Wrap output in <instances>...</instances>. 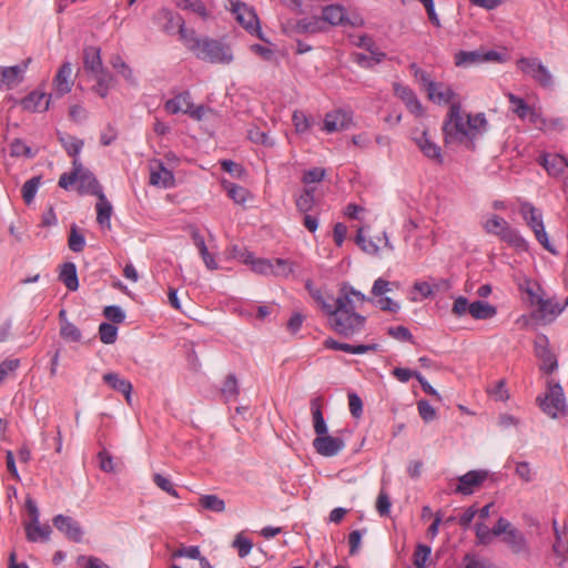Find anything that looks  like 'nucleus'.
Wrapping results in <instances>:
<instances>
[{"instance_id": "nucleus-20", "label": "nucleus", "mask_w": 568, "mask_h": 568, "mask_svg": "<svg viewBox=\"0 0 568 568\" xmlns=\"http://www.w3.org/2000/svg\"><path fill=\"white\" fill-rule=\"evenodd\" d=\"M539 163L548 174L558 176L568 168V160L557 153H545L540 156Z\"/></svg>"}, {"instance_id": "nucleus-39", "label": "nucleus", "mask_w": 568, "mask_h": 568, "mask_svg": "<svg viewBox=\"0 0 568 568\" xmlns=\"http://www.w3.org/2000/svg\"><path fill=\"white\" fill-rule=\"evenodd\" d=\"M97 78V85L94 87V91L101 97L105 98L109 93V89L113 84V75L109 73L108 71H102L99 73H95Z\"/></svg>"}, {"instance_id": "nucleus-43", "label": "nucleus", "mask_w": 568, "mask_h": 568, "mask_svg": "<svg viewBox=\"0 0 568 568\" xmlns=\"http://www.w3.org/2000/svg\"><path fill=\"white\" fill-rule=\"evenodd\" d=\"M507 223L505 219L494 214L483 223V227L487 233L498 236Z\"/></svg>"}, {"instance_id": "nucleus-5", "label": "nucleus", "mask_w": 568, "mask_h": 568, "mask_svg": "<svg viewBox=\"0 0 568 568\" xmlns=\"http://www.w3.org/2000/svg\"><path fill=\"white\" fill-rule=\"evenodd\" d=\"M196 50L193 52L197 59L211 62L227 64L233 60L229 45L210 38H203L194 42Z\"/></svg>"}, {"instance_id": "nucleus-13", "label": "nucleus", "mask_w": 568, "mask_h": 568, "mask_svg": "<svg viewBox=\"0 0 568 568\" xmlns=\"http://www.w3.org/2000/svg\"><path fill=\"white\" fill-rule=\"evenodd\" d=\"M486 470H470L458 478L459 484L455 488V493L462 495H470L474 488L479 487L487 478Z\"/></svg>"}, {"instance_id": "nucleus-62", "label": "nucleus", "mask_w": 568, "mask_h": 568, "mask_svg": "<svg viewBox=\"0 0 568 568\" xmlns=\"http://www.w3.org/2000/svg\"><path fill=\"white\" fill-rule=\"evenodd\" d=\"M292 121L295 126V130L298 133H303V132L307 131L310 128L308 118L302 111H295L293 113Z\"/></svg>"}, {"instance_id": "nucleus-31", "label": "nucleus", "mask_w": 568, "mask_h": 568, "mask_svg": "<svg viewBox=\"0 0 568 568\" xmlns=\"http://www.w3.org/2000/svg\"><path fill=\"white\" fill-rule=\"evenodd\" d=\"M507 98L511 104V111L521 120L535 115L534 109L527 104V102L515 95L514 93H507Z\"/></svg>"}, {"instance_id": "nucleus-30", "label": "nucleus", "mask_w": 568, "mask_h": 568, "mask_svg": "<svg viewBox=\"0 0 568 568\" xmlns=\"http://www.w3.org/2000/svg\"><path fill=\"white\" fill-rule=\"evenodd\" d=\"M385 241V245H388V240L386 233H383V236H378L377 241L366 240L363 235V230L359 229L356 235V243L361 246V248L371 255H376L379 252V243Z\"/></svg>"}, {"instance_id": "nucleus-46", "label": "nucleus", "mask_w": 568, "mask_h": 568, "mask_svg": "<svg viewBox=\"0 0 568 568\" xmlns=\"http://www.w3.org/2000/svg\"><path fill=\"white\" fill-rule=\"evenodd\" d=\"M69 248L75 253L82 252L85 245L84 236L78 231L75 225L71 226L68 240Z\"/></svg>"}, {"instance_id": "nucleus-47", "label": "nucleus", "mask_w": 568, "mask_h": 568, "mask_svg": "<svg viewBox=\"0 0 568 568\" xmlns=\"http://www.w3.org/2000/svg\"><path fill=\"white\" fill-rule=\"evenodd\" d=\"M118 328L113 324L102 323L99 326V336L102 343L113 344L116 341Z\"/></svg>"}, {"instance_id": "nucleus-11", "label": "nucleus", "mask_w": 568, "mask_h": 568, "mask_svg": "<svg viewBox=\"0 0 568 568\" xmlns=\"http://www.w3.org/2000/svg\"><path fill=\"white\" fill-rule=\"evenodd\" d=\"M30 61L31 59H28L27 62L21 64L0 67V90H12L19 85L24 79L28 62Z\"/></svg>"}, {"instance_id": "nucleus-15", "label": "nucleus", "mask_w": 568, "mask_h": 568, "mask_svg": "<svg viewBox=\"0 0 568 568\" xmlns=\"http://www.w3.org/2000/svg\"><path fill=\"white\" fill-rule=\"evenodd\" d=\"M54 527L74 542L82 540L83 531L78 521L70 516L58 515L53 518Z\"/></svg>"}, {"instance_id": "nucleus-9", "label": "nucleus", "mask_w": 568, "mask_h": 568, "mask_svg": "<svg viewBox=\"0 0 568 568\" xmlns=\"http://www.w3.org/2000/svg\"><path fill=\"white\" fill-rule=\"evenodd\" d=\"M231 10L235 14L237 22L250 33L258 32V18L253 10L246 3L240 0H229Z\"/></svg>"}, {"instance_id": "nucleus-28", "label": "nucleus", "mask_w": 568, "mask_h": 568, "mask_svg": "<svg viewBox=\"0 0 568 568\" xmlns=\"http://www.w3.org/2000/svg\"><path fill=\"white\" fill-rule=\"evenodd\" d=\"M97 197H98V202L95 205L97 222L101 226H106L108 229H110V226H111L110 219H111L112 211H113L112 205L108 201L104 193L98 195Z\"/></svg>"}, {"instance_id": "nucleus-54", "label": "nucleus", "mask_w": 568, "mask_h": 568, "mask_svg": "<svg viewBox=\"0 0 568 568\" xmlns=\"http://www.w3.org/2000/svg\"><path fill=\"white\" fill-rule=\"evenodd\" d=\"M274 263V276L287 277L294 272V264L288 260L275 258Z\"/></svg>"}, {"instance_id": "nucleus-19", "label": "nucleus", "mask_w": 568, "mask_h": 568, "mask_svg": "<svg viewBox=\"0 0 568 568\" xmlns=\"http://www.w3.org/2000/svg\"><path fill=\"white\" fill-rule=\"evenodd\" d=\"M414 141L425 156L436 161L439 164L443 163L442 150L428 138L426 130H423L419 136H414Z\"/></svg>"}, {"instance_id": "nucleus-17", "label": "nucleus", "mask_w": 568, "mask_h": 568, "mask_svg": "<svg viewBox=\"0 0 568 568\" xmlns=\"http://www.w3.org/2000/svg\"><path fill=\"white\" fill-rule=\"evenodd\" d=\"M427 92V97L429 100L437 103H453L456 102V93L455 91L447 84L443 82L428 83V87L425 89Z\"/></svg>"}, {"instance_id": "nucleus-57", "label": "nucleus", "mask_w": 568, "mask_h": 568, "mask_svg": "<svg viewBox=\"0 0 568 568\" xmlns=\"http://www.w3.org/2000/svg\"><path fill=\"white\" fill-rule=\"evenodd\" d=\"M60 332L63 338L70 339L72 342H78L81 338V333L79 328L69 322L62 324Z\"/></svg>"}, {"instance_id": "nucleus-12", "label": "nucleus", "mask_w": 568, "mask_h": 568, "mask_svg": "<svg viewBox=\"0 0 568 568\" xmlns=\"http://www.w3.org/2000/svg\"><path fill=\"white\" fill-rule=\"evenodd\" d=\"M313 447L317 454L324 457H333L345 447V443L339 437H333L325 434L315 437L313 440Z\"/></svg>"}, {"instance_id": "nucleus-63", "label": "nucleus", "mask_w": 568, "mask_h": 568, "mask_svg": "<svg viewBox=\"0 0 568 568\" xmlns=\"http://www.w3.org/2000/svg\"><path fill=\"white\" fill-rule=\"evenodd\" d=\"M348 407H349L351 414L355 418H358V417L362 416V414H363V402H362L361 397L357 394H355V393L348 394Z\"/></svg>"}, {"instance_id": "nucleus-58", "label": "nucleus", "mask_w": 568, "mask_h": 568, "mask_svg": "<svg viewBox=\"0 0 568 568\" xmlns=\"http://www.w3.org/2000/svg\"><path fill=\"white\" fill-rule=\"evenodd\" d=\"M153 481L163 491L168 493L169 495H171L173 497H179L178 491L173 487V484L168 478L162 476L161 474H154Z\"/></svg>"}, {"instance_id": "nucleus-51", "label": "nucleus", "mask_w": 568, "mask_h": 568, "mask_svg": "<svg viewBox=\"0 0 568 568\" xmlns=\"http://www.w3.org/2000/svg\"><path fill=\"white\" fill-rule=\"evenodd\" d=\"M111 65L128 81H133V72L131 68L118 54L110 60Z\"/></svg>"}, {"instance_id": "nucleus-26", "label": "nucleus", "mask_w": 568, "mask_h": 568, "mask_svg": "<svg viewBox=\"0 0 568 568\" xmlns=\"http://www.w3.org/2000/svg\"><path fill=\"white\" fill-rule=\"evenodd\" d=\"M503 541L516 554H528V545L525 536L516 528L503 537Z\"/></svg>"}, {"instance_id": "nucleus-41", "label": "nucleus", "mask_w": 568, "mask_h": 568, "mask_svg": "<svg viewBox=\"0 0 568 568\" xmlns=\"http://www.w3.org/2000/svg\"><path fill=\"white\" fill-rule=\"evenodd\" d=\"M200 505L213 513H223L225 510V503L217 495H203L199 499Z\"/></svg>"}, {"instance_id": "nucleus-35", "label": "nucleus", "mask_w": 568, "mask_h": 568, "mask_svg": "<svg viewBox=\"0 0 568 568\" xmlns=\"http://www.w3.org/2000/svg\"><path fill=\"white\" fill-rule=\"evenodd\" d=\"M244 263L252 265V271L261 275H274V264L271 260L257 258L253 260L251 253H247Z\"/></svg>"}, {"instance_id": "nucleus-42", "label": "nucleus", "mask_w": 568, "mask_h": 568, "mask_svg": "<svg viewBox=\"0 0 568 568\" xmlns=\"http://www.w3.org/2000/svg\"><path fill=\"white\" fill-rule=\"evenodd\" d=\"M178 6L182 10H190L203 19L209 18V11L202 0H181Z\"/></svg>"}, {"instance_id": "nucleus-48", "label": "nucleus", "mask_w": 568, "mask_h": 568, "mask_svg": "<svg viewBox=\"0 0 568 568\" xmlns=\"http://www.w3.org/2000/svg\"><path fill=\"white\" fill-rule=\"evenodd\" d=\"M65 151L68 152V154L70 156H73L74 159H77L75 156L80 153V151L82 150L83 148V141L81 139H78V138H74V136H65V138H60Z\"/></svg>"}, {"instance_id": "nucleus-34", "label": "nucleus", "mask_w": 568, "mask_h": 568, "mask_svg": "<svg viewBox=\"0 0 568 568\" xmlns=\"http://www.w3.org/2000/svg\"><path fill=\"white\" fill-rule=\"evenodd\" d=\"M498 237L508 243L511 246L517 248H526L527 242L525 239L517 232V230L513 229L509 223L504 227Z\"/></svg>"}, {"instance_id": "nucleus-38", "label": "nucleus", "mask_w": 568, "mask_h": 568, "mask_svg": "<svg viewBox=\"0 0 568 568\" xmlns=\"http://www.w3.org/2000/svg\"><path fill=\"white\" fill-rule=\"evenodd\" d=\"M221 395L225 402L236 399L240 395L239 382L235 374L230 373L221 388Z\"/></svg>"}, {"instance_id": "nucleus-40", "label": "nucleus", "mask_w": 568, "mask_h": 568, "mask_svg": "<svg viewBox=\"0 0 568 568\" xmlns=\"http://www.w3.org/2000/svg\"><path fill=\"white\" fill-rule=\"evenodd\" d=\"M223 186L227 192V195L237 204H243L250 195V192L245 187L232 182L223 181Z\"/></svg>"}, {"instance_id": "nucleus-60", "label": "nucleus", "mask_w": 568, "mask_h": 568, "mask_svg": "<svg viewBox=\"0 0 568 568\" xmlns=\"http://www.w3.org/2000/svg\"><path fill=\"white\" fill-rule=\"evenodd\" d=\"M464 562L470 568H495L488 559H479L475 555L466 554Z\"/></svg>"}, {"instance_id": "nucleus-1", "label": "nucleus", "mask_w": 568, "mask_h": 568, "mask_svg": "<svg viewBox=\"0 0 568 568\" xmlns=\"http://www.w3.org/2000/svg\"><path fill=\"white\" fill-rule=\"evenodd\" d=\"M310 295L328 317L331 328L338 335L351 338L364 329L366 317L355 312V307L356 303L363 304L368 298L348 283L341 284L332 303L318 287Z\"/></svg>"}, {"instance_id": "nucleus-61", "label": "nucleus", "mask_w": 568, "mask_h": 568, "mask_svg": "<svg viewBox=\"0 0 568 568\" xmlns=\"http://www.w3.org/2000/svg\"><path fill=\"white\" fill-rule=\"evenodd\" d=\"M417 408L420 417L425 422H430L436 417L435 408L425 399H422L417 403Z\"/></svg>"}, {"instance_id": "nucleus-44", "label": "nucleus", "mask_w": 568, "mask_h": 568, "mask_svg": "<svg viewBox=\"0 0 568 568\" xmlns=\"http://www.w3.org/2000/svg\"><path fill=\"white\" fill-rule=\"evenodd\" d=\"M72 171L70 173H63L59 179V186L68 189L72 184H77V175L81 172V162L74 159L72 162Z\"/></svg>"}, {"instance_id": "nucleus-36", "label": "nucleus", "mask_w": 568, "mask_h": 568, "mask_svg": "<svg viewBox=\"0 0 568 568\" xmlns=\"http://www.w3.org/2000/svg\"><path fill=\"white\" fill-rule=\"evenodd\" d=\"M294 30L297 33H317L324 30L320 17L301 19L296 22Z\"/></svg>"}, {"instance_id": "nucleus-32", "label": "nucleus", "mask_w": 568, "mask_h": 568, "mask_svg": "<svg viewBox=\"0 0 568 568\" xmlns=\"http://www.w3.org/2000/svg\"><path fill=\"white\" fill-rule=\"evenodd\" d=\"M26 509L28 513V519L24 523L27 538L30 541H36V501L30 495L26 500Z\"/></svg>"}, {"instance_id": "nucleus-4", "label": "nucleus", "mask_w": 568, "mask_h": 568, "mask_svg": "<svg viewBox=\"0 0 568 568\" xmlns=\"http://www.w3.org/2000/svg\"><path fill=\"white\" fill-rule=\"evenodd\" d=\"M519 213L525 220L526 224L531 229L536 240L541 244V246L551 254H557L545 230L541 211L534 206L530 202L525 201L519 205Z\"/></svg>"}, {"instance_id": "nucleus-53", "label": "nucleus", "mask_w": 568, "mask_h": 568, "mask_svg": "<svg viewBox=\"0 0 568 568\" xmlns=\"http://www.w3.org/2000/svg\"><path fill=\"white\" fill-rule=\"evenodd\" d=\"M432 552L429 546L424 544H418L414 551V565L417 568H425V564Z\"/></svg>"}, {"instance_id": "nucleus-37", "label": "nucleus", "mask_w": 568, "mask_h": 568, "mask_svg": "<svg viewBox=\"0 0 568 568\" xmlns=\"http://www.w3.org/2000/svg\"><path fill=\"white\" fill-rule=\"evenodd\" d=\"M315 189L305 187L303 192L296 197L295 204L298 212L308 213L315 205Z\"/></svg>"}, {"instance_id": "nucleus-45", "label": "nucleus", "mask_w": 568, "mask_h": 568, "mask_svg": "<svg viewBox=\"0 0 568 568\" xmlns=\"http://www.w3.org/2000/svg\"><path fill=\"white\" fill-rule=\"evenodd\" d=\"M247 138L256 144H262L265 146H273L274 141L268 136V134L264 131H262L257 126H253L248 129L247 131Z\"/></svg>"}, {"instance_id": "nucleus-8", "label": "nucleus", "mask_w": 568, "mask_h": 568, "mask_svg": "<svg viewBox=\"0 0 568 568\" xmlns=\"http://www.w3.org/2000/svg\"><path fill=\"white\" fill-rule=\"evenodd\" d=\"M535 356L541 361L540 371L551 374L558 367L555 353L550 348V343L545 334H538L534 341Z\"/></svg>"}, {"instance_id": "nucleus-25", "label": "nucleus", "mask_w": 568, "mask_h": 568, "mask_svg": "<svg viewBox=\"0 0 568 568\" xmlns=\"http://www.w3.org/2000/svg\"><path fill=\"white\" fill-rule=\"evenodd\" d=\"M394 90L396 95L405 102L412 113L417 115L423 114V106L420 102L408 87L395 84Z\"/></svg>"}, {"instance_id": "nucleus-50", "label": "nucleus", "mask_w": 568, "mask_h": 568, "mask_svg": "<svg viewBox=\"0 0 568 568\" xmlns=\"http://www.w3.org/2000/svg\"><path fill=\"white\" fill-rule=\"evenodd\" d=\"M233 547L236 548L239 557L244 558L251 552L253 544L243 534H237L233 540Z\"/></svg>"}, {"instance_id": "nucleus-23", "label": "nucleus", "mask_w": 568, "mask_h": 568, "mask_svg": "<svg viewBox=\"0 0 568 568\" xmlns=\"http://www.w3.org/2000/svg\"><path fill=\"white\" fill-rule=\"evenodd\" d=\"M193 106V103L191 101V94L185 91L182 93H179L174 98L168 100L165 102V111L170 114H176L180 112L187 113L191 111Z\"/></svg>"}, {"instance_id": "nucleus-22", "label": "nucleus", "mask_w": 568, "mask_h": 568, "mask_svg": "<svg viewBox=\"0 0 568 568\" xmlns=\"http://www.w3.org/2000/svg\"><path fill=\"white\" fill-rule=\"evenodd\" d=\"M322 22H326L331 26H345L348 23L346 11L344 7L339 4H329L323 8Z\"/></svg>"}, {"instance_id": "nucleus-16", "label": "nucleus", "mask_w": 568, "mask_h": 568, "mask_svg": "<svg viewBox=\"0 0 568 568\" xmlns=\"http://www.w3.org/2000/svg\"><path fill=\"white\" fill-rule=\"evenodd\" d=\"M77 190L80 194H91L95 196L103 193L102 186L97 178L92 172L84 169L82 164L81 172L77 175Z\"/></svg>"}, {"instance_id": "nucleus-21", "label": "nucleus", "mask_w": 568, "mask_h": 568, "mask_svg": "<svg viewBox=\"0 0 568 568\" xmlns=\"http://www.w3.org/2000/svg\"><path fill=\"white\" fill-rule=\"evenodd\" d=\"M102 379L110 388L123 394L126 403L131 405L133 387L130 381L121 378L116 373H106L102 376Z\"/></svg>"}, {"instance_id": "nucleus-24", "label": "nucleus", "mask_w": 568, "mask_h": 568, "mask_svg": "<svg viewBox=\"0 0 568 568\" xmlns=\"http://www.w3.org/2000/svg\"><path fill=\"white\" fill-rule=\"evenodd\" d=\"M71 74L72 67L69 62H65L60 67L57 75L54 77L53 83L60 95H63L71 91V87L73 83L71 80Z\"/></svg>"}, {"instance_id": "nucleus-59", "label": "nucleus", "mask_w": 568, "mask_h": 568, "mask_svg": "<svg viewBox=\"0 0 568 568\" xmlns=\"http://www.w3.org/2000/svg\"><path fill=\"white\" fill-rule=\"evenodd\" d=\"M103 315L113 323H122L125 318L123 311L116 305L104 307Z\"/></svg>"}, {"instance_id": "nucleus-14", "label": "nucleus", "mask_w": 568, "mask_h": 568, "mask_svg": "<svg viewBox=\"0 0 568 568\" xmlns=\"http://www.w3.org/2000/svg\"><path fill=\"white\" fill-rule=\"evenodd\" d=\"M150 184L163 189L173 186L174 175L164 164L154 160L150 163Z\"/></svg>"}, {"instance_id": "nucleus-18", "label": "nucleus", "mask_w": 568, "mask_h": 568, "mask_svg": "<svg viewBox=\"0 0 568 568\" xmlns=\"http://www.w3.org/2000/svg\"><path fill=\"white\" fill-rule=\"evenodd\" d=\"M351 121L352 116L347 112L343 110H335L326 113L323 130L327 133L341 131L347 128Z\"/></svg>"}, {"instance_id": "nucleus-64", "label": "nucleus", "mask_w": 568, "mask_h": 568, "mask_svg": "<svg viewBox=\"0 0 568 568\" xmlns=\"http://www.w3.org/2000/svg\"><path fill=\"white\" fill-rule=\"evenodd\" d=\"M11 154L13 156H22L26 155L28 158L33 156L32 149L26 142L21 140H16L11 144Z\"/></svg>"}, {"instance_id": "nucleus-6", "label": "nucleus", "mask_w": 568, "mask_h": 568, "mask_svg": "<svg viewBox=\"0 0 568 568\" xmlns=\"http://www.w3.org/2000/svg\"><path fill=\"white\" fill-rule=\"evenodd\" d=\"M517 68L530 77L535 82L544 88L552 85V75L546 65L537 58H520L517 61Z\"/></svg>"}, {"instance_id": "nucleus-56", "label": "nucleus", "mask_w": 568, "mask_h": 568, "mask_svg": "<svg viewBox=\"0 0 568 568\" xmlns=\"http://www.w3.org/2000/svg\"><path fill=\"white\" fill-rule=\"evenodd\" d=\"M22 199L27 205H31L36 199V176L30 178L22 186Z\"/></svg>"}, {"instance_id": "nucleus-10", "label": "nucleus", "mask_w": 568, "mask_h": 568, "mask_svg": "<svg viewBox=\"0 0 568 568\" xmlns=\"http://www.w3.org/2000/svg\"><path fill=\"white\" fill-rule=\"evenodd\" d=\"M487 61H501L500 53L496 51L483 52L481 50L475 51H458L455 54V65L459 68H468L474 64H479Z\"/></svg>"}, {"instance_id": "nucleus-55", "label": "nucleus", "mask_w": 568, "mask_h": 568, "mask_svg": "<svg viewBox=\"0 0 568 568\" xmlns=\"http://www.w3.org/2000/svg\"><path fill=\"white\" fill-rule=\"evenodd\" d=\"M326 171L322 168H313L303 174L302 182L304 184H312L321 182L325 178Z\"/></svg>"}, {"instance_id": "nucleus-27", "label": "nucleus", "mask_w": 568, "mask_h": 568, "mask_svg": "<svg viewBox=\"0 0 568 568\" xmlns=\"http://www.w3.org/2000/svg\"><path fill=\"white\" fill-rule=\"evenodd\" d=\"M83 65L87 71L94 74L104 71L99 48L88 47L84 49Z\"/></svg>"}, {"instance_id": "nucleus-33", "label": "nucleus", "mask_w": 568, "mask_h": 568, "mask_svg": "<svg viewBox=\"0 0 568 568\" xmlns=\"http://www.w3.org/2000/svg\"><path fill=\"white\" fill-rule=\"evenodd\" d=\"M469 314L476 320H488L497 314V310L487 302L475 301L471 303Z\"/></svg>"}, {"instance_id": "nucleus-52", "label": "nucleus", "mask_w": 568, "mask_h": 568, "mask_svg": "<svg viewBox=\"0 0 568 568\" xmlns=\"http://www.w3.org/2000/svg\"><path fill=\"white\" fill-rule=\"evenodd\" d=\"M476 544L487 546L491 542L494 534L485 524L477 523L475 526Z\"/></svg>"}, {"instance_id": "nucleus-2", "label": "nucleus", "mask_w": 568, "mask_h": 568, "mask_svg": "<svg viewBox=\"0 0 568 568\" xmlns=\"http://www.w3.org/2000/svg\"><path fill=\"white\" fill-rule=\"evenodd\" d=\"M488 122L484 113H466L460 102H453L443 123L446 145L464 144L475 148V140L487 131Z\"/></svg>"}, {"instance_id": "nucleus-29", "label": "nucleus", "mask_w": 568, "mask_h": 568, "mask_svg": "<svg viewBox=\"0 0 568 568\" xmlns=\"http://www.w3.org/2000/svg\"><path fill=\"white\" fill-rule=\"evenodd\" d=\"M59 278L67 286L68 290H78L79 281L77 275V267L73 263L68 262L62 265Z\"/></svg>"}, {"instance_id": "nucleus-49", "label": "nucleus", "mask_w": 568, "mask_h": 568, "mask_svg": "<svg viewBox=\"0 0 568 568\" xmlns=\"http://www.w3.org/2000/svg\"><path fill=\"white\" fill-rule=\"evenodd\" d=\"M179 34L183 40L184 44L186 45V48L190 51L194 52L196 50L194 42L201 41V39L195 36V31L186 29L184 22L182 21L179 28Z\"/></svg>"}, {"instance_id": "nucleus-3", "label": "nucleus", "mask_w": 568, "mask_h": 568, "mask_svg": "<svg viewBox=\"0 0 568 568\" xmlns=\"http://www.w3.org/2000/svg\"><path fill=\"white\" fill-rule=\"evenodd\" d=\"M536 402L540 409L551 418H557L567 412L564 389L554 378L547 381V392L539 395Z\"/></svg>"}, {"instance_id": "nucleus-7", "label": "nucleus", "mask_w": 568, "mask_h": 568, "mask_svg": "<svg viewBox=\"0 0 568 568\" xmlns=\"http://www.w3.org/2000/svg\"><path fill=\"white\" fill-rule=\"evenodd\" d=\"M527 292L530 296L531 304L537 306L532 313V317L537 321L550 323L565 310V305H560L554 298H545L541 295L532 293L530 290Z\"/></svg>"}]
</instances>
